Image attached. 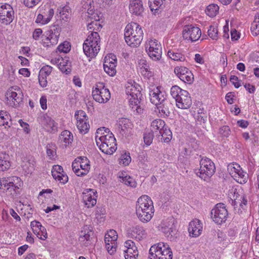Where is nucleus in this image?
I'll list each match as a JSON object with an SVG mask.
<instances>
[{
    "mask_svg": "<svg viewBox=\"0 0 259 259\" xmlns=\"http://www.w3.org/2000/svg\"><path fill=\"white\" fill-rule=\"evenodd\" d=\"M172 225L170 224L169 222H163L162 224V231L168 237L169 235L172 236L173 229L172 228Z\"/></svg>",
    "mask_w": 259,
    "mask_h": 259,
    "instance_id": "nucleus-45",
    "label": "nucleus"
},
{
    "mask_svg": "<svg viewBox=\"0 0 259 259\" xmlns=\"http://www.w3.org/2000/svg\"><path fill=\"white\" fill-rule=\"evenodd\" d=\"M153 137V132L152 131L145 133L143 137L145 144L147 146L150 145L152 143Z\"/></svg>",
    "mask_w": 259,
    "mask_h": 259,
    "instance_id": "nucleus-56",
    "label": "nucleus"
},
{
    "mask_svg": "<svg viewBox=\"0 0 259 259\" xmlns=\"http://www.w3.org/2000/svg\"><path fill=\"white\" fill-rule=\"evenodd\" d=\"M45 129L48 132L55 133L58 130V124L49 116H45L42 121Z\"/></svg>",
    "mask_w": 259,
    "mask_h": 259,
    "instance_id": "nucleus-25",
    "label": "nucleus"
},
{
    "mask_svg": "<svg viewBox=\"0 0 259 259\" xmlns=\"http://www.w3.org/2000/svg\"><path fill=\"white\" fill-rule=\"evenodd\" d=\"M116 65H104V69L105 71L110 76H113L116 73Z\"/></svg>",
    "mask_w": 259,
    "mask_h": 259,
    "instance_id": "nucleus-52",
    "label": "nucleus"
},
{
    "mask_svg": "<svg viewBox=\"0 0 259 259\" xmlns=\"http://www.w3.org/2000/svg\"><path fill=\"white\" fill-rule=\"evenodd\" d=\"M119 181L124 183L126 185L135 188L137 186V183L136 181L130 176H124L123 175L119 176Z\"/></svg>",
    "mask_w": 259,
    "mask_h": 259,
    "instance_id": "nucleus-39",
    "label": "nucleus"
},
{
    "mask_svg": "<svg viewBox=\"0 0 259 259\" xmlns=\"http://www.w3.org/2000/svg\"><path fill=\"white\" fill-rule=\"evenodd\" d=\"M208 35L213 40L218 39V30L216 26L211 25L207 31Z\"/></svg>",
    "mask_w": 259,
    "mask_h": 259,
    "instance_id": "nucleus-48",
    "label": "nucleus"
},
{
    "mask_svg": "<svg viewBox=\"0 0 259 259\" xmlns=\"http://www.w3.org/2000/svg\"><path fill=\"white\" fill-rule=\"evenodd\" d=\"M174 72L177 76L184 82L191 83L193 82V75L187 68L178 66L175 68Z\"/></svg>",
    "mask_w": 259,
    "mask_h": 259,
    "instance_id": "nucleus-14",
    "label": "nucleus"
},
{
    "mask_svg": "<svg viewBox=\"0 0 259 259\" xmlns=\"http://www.w3.org/2000/svg\"><path fill=\"white\" fill-rule=\"evenodd\" d=\"M129 10L133 14L137 16L141 15L144 11L142 0H131Z\"/></svg>",
    "mask_w": 259,
    "mask_h": 259,
    "instance_id": "nucleus-26",
    "label": "nucleus"
},
{
    "mask_svg": "<svg viewBox=\"0 0 259 259\" xmlns=\"http://www.w3.org/2000/svg\"><path fill=\"white\" fill-rule=\"evenodd\" d=\"M176 101V105L179 108L186 109L190 107L192 104L191 97L187 91L182 92Z\"/></svg>",
    "mask_w": 259,
    "mask_h": 259,
    "instance_id": "nucleus-17",
    "label": "nucleus"
},
{
    "mask_svg": "<svg viewBox=\"0 0 259 259\" xmlns=\"http://www.w3.org/2000/svg\"><path fill=\"white\" fill-rule=\"evenodd\" d=\"M228 171L230 175L238 183L245 184L247 181V175L244 172L240 166L236 163H230L228 165Z\"/></svg>",
    "mask_w": 259,
    "mask_h": 259,
    "instance_id": "nucleus-10",
    "label": "nucleus"
},
{
    "mask_svg": "<svg viewBox=\"0 0 259 259\" xmlns=\"http://www.w3.org/2000/svg\"><path fill=\"white\" fill-rule=\"evenodd\" d=\"M70 43L67 41L61 44L57 48V50L59 52L67 53L70 50Z\"/></svg>",
    "mask_w": 259,
    "mask_h": 259,
    "instance_id": "nucleus-53",
    "label": "nucleus"
},
{
    "mask_svg": "<svg viewBox=\"0 0 259 259\" xmlns=\"http://www.w3.org/2000/svg\"><path fill=\"white\" fill-rule=\"evenodd\" d=\"M106 248L109 254H113L116 250L117 242L110 241L105 242Z\"/></svg>",
    "mask_w": 259,
    "mask_h": 259,
    "instance_id": "nucleus-51",
    "label": "nucleus"
},
{
    "mask_svg": "<svg viewBox=\"0 0 259 259\" xmlns=\"http://www.w3.org/2000/svg\"><path fill=\"white\" fill-rule=\"evenodd\" d=\"M11 163L9 161V156L7 154H3L0 156V170L5 171L10 168Z\"/></svg>",
    "mask_w": 259,
    "mask_h": 259,
    "instance_id": "nucleus-37",
    "label": "nucleus"
},
{
    "mask_svg": "<svg viewBox=\"0 0 259 259\" xmlns=\"http://www.w3.org/2000/svg\"><path fill=\"white\" fill-rule=\"evenodd\" d=\"M92 21L89 23L87 25L88 30H89V33L93 31H100L102 28V25L100 24V17L98 14H96L88 17Z\"/></svg>",
    "mask_w": 259,
    "mask_h": 259,
    "instance_id": "nucleus-23",
    "label": "nucleus"
},
{
    "mask_svg": "<svg viewBox=\"0 0 259 259\" xmlns=\"http://www.w3.org/2000/svg\"><path fill=\"white\" fill-rule=\"evenodd\" d=\"M231 133L230 128L228 125H223L220 127L219 134L221 137H229Z\"/></svg>",
    "mask_w": 259,
    "mask_h": 259,
    "instance_id": "nucleus-47",
    "label": "nucleus"
},
{
    "mask_svg": "<svg viewBox=\"0 0 259 259\" xmlns=\"http://www.w3.org/2000/svg\"><path fill=\"white\" fill-rule=\"evenodd\" d=\"M247 202V200L244 197L243 194L239 195L237 196L235 198H234V205L238 206L240 205L241 207L243 208L244 205H246Z\"/></svg>",
    "mask_w": 259,
    "mask_h": 259,
    "instance_id": "nucleus-46",
    "label": "nucleus"
},
{
    "mask_svg": "<svg viewBox=\"0 0 259 259\" xmlns=\"http://www.w3.org/2000/svg\"><path fill=\"white\" fill-rule=\"evenodd\" d=\"M52 71V67L49 65H45L42 67L39 72V74L42 76L47 77Z\"/></svg>",
    "mask_w": 259,
    "mask_h": 259,
    "instance_id": "nucleus-59",
    "label": "nucleus"
},
{
    "mask_svg": "<svg viewBox=\"0 0 259 259\" xmlns=\"http://www.w3.org/2000/svg\"><path fill=\"white\" fill-rule=\"evenodd\" d=\"M35 234L36 235L37 237L42 240H45L48 238V234L46 229L45 227L41 226V228L37 231Z\"/></svg>",
    "mask_w": 259,
    "mask_h": 259,
    "instance_id": "nucleus-58",
    "label": "nucleus"
},
{
    "mask_svg": "<svg viewBox=\"0 0 259 259\" xmlns=\"http://www.w3.org/2000/svg\"><path fill=\"white\" fill-rule=\"evenodd\" d=\"M250 30L253 35L257 36L259 34V13L255 15L254 20L251 24Z\"/></svg>",
    "mask_w": 259,
    "mask_h": 259,
    "instance_id": "nucleus-38",
    "label": "nucleus"
},
{
    "mask_svg": "<svg viewBox=\"0 0 259 259\" xmlns=\"http://www.w3.org/2000/svg\"><path fill=\"white\" fill-rule=\"evenodd\" d=\"M149 96L151 102L156 106L167 99L165 93L161 92L159 87H155L150 90Z\"/></svg>",
    "mask_w": 259,
    "mask_h": 259,
    "instance_id": "nucleus-15",
    "label": "nucleus"
},
{
    "mask_svg": "<svg viewBox=\"0 0 259 259\" xmlns=\"http://www.w3.org/2000/svg\"><path fill=\"white\" fill-rule=\"evenodd\" d=\"M228 215V211L223 203H218L211 210V217L213 221L218 224L225 223Z\"/></svg>",
    "mask_w": 259,
    "mask_h": 259,
    "instance_id": "nucleus-9",
    "label": "nucleus"
},
{
    "mask_svg": "<svg viewBox=\"0 0 259 259\" xmlns=\"http://www.w3.org/2000/svg\"><path fill=\"white\" fill-rule=\"evenodd\" d=\"M158 53H159V54H157V51L154 50V51H148L147 53L149 56L154 61H158L161 58L162 55V48L160 49V51H159V52H157Z\"/></svg>",
    "mask_w": 259,
    "mask_h": 259,
    "instance_id": "nucleus-55",
    "label": "nucleus"
},
{
    "mask_svg": "<svg viewBox=\"0 0 259 259\" xmlns=\"http://www.w3.org/2000/svg\"><path fill=\"white\" fill-rule=\"evenodd\" d=\"M219 10V7L216 4H212L207 7L205 10V13L209 17H213L216 16Z\"/></svg>",
    "mask_w": 259,
    "mask_h": 259,
    "instance_id": "nucleus-40",
    "label": "nucleus"
},
{
    "mask_svg": "<svg viewBox=\"0 0 259 259\" xmlns=\"http://www.w3.org/2000/svg\"><path fill=\"white\" fill-rule=\"evenodd\" d=\"M131 161V158L130 155V153H124L123 154H122L120 158L119 163L120 164H122L123 165L126 166L128 165L129 163Z\"/></svg>",
    "mask_w": 259,
    "mask_h": 259,
    "instance_id": "nucleus-60",
    "label": "nucleus"
},
{
    "mask_svg": "<svg viewBox=\"0 0 259 259\" xmlns=\"http://www.w3.org/2000/svg\"><path fill=\"white\" fill-rule=\"evenodd\" d=\"M71 11L70 7L68 5H66L61 8L60 13L61 15L64 16L65 18L68 19Z\"/></svg>",
    "mask_w": 259,
    "mask_h": 259,
    "instance_id": "nucleus-61",
    "label": "nucleus"
},
{
    "mask_svg": "<svg viewBox=\"0 0 259 259\" xmlns=\"http://www.w3.org/2000/svg\"><path fill=\"white\" fill-rule=\"evenodd\" d=\"M75 117L77 120L76 125L81 133H87L90 128L89 122H87V117L85 113L82 110L75 113Z\"/></svg>",
    "mask_w": 259,
    "mask_h": 259,
    "instance_id": "nucleus-13",
    "label": "nucleus"
},
{
    "mask_svg": "<svg viewBox=\"0 0 259 259\" xmlns=\"http://www.w3.org/2000/svg\"><path fill=\"white\" fill-rule=\"evenodd\" d=\"M96 192L91 189H87L82 193V198L84 204L88 207L94 206L97 203Z\"/></svg>",
    "mask_w": 259,
    "mask_h": 259,
    "instance_id": "nucleus-16",
    "label": "nucleus"
},
{
    "mask_svg": "<svg viewBox=\"0 0 259 259\" xmlns=\"http://www.w3.org/2000/svg\"><path fill=\"white\" fill-rule=\"evenodd\" d=\"M124 35L126 44L131 47L135 48L141 44L143 32L141 27L138 23L133 22L126 26Z\"/></svg>",
    "mask_w": 259,
    "mask_h": 259,
    "instance_id": "nucleus-3",
    "label": "nucleus"
},
{
    "mask_svg": "<svg viewBox=\"0 0 259 259\" xmlns=\"http://www.w3.org/2000/svg\"><path fill=\"white\" fill-rule=\"evenodd\" d=\"M104 65H115L117 64V60L116 56L113 54H109L106 56L104 60Z\"/></svg>",
    "mask_w": 259,
    "mask_h": 259,
    "instance_id": "nucleus-54",
    "label": "nucleus"
},
{
    "mask_svg": "<svg viewBox=\"0 0 259 259\" xmlns=\"http://www.w3.org/2000/svg\"><path fill=\"white\" fill-rule=\"evenodd\" d=\"M101 39L98 32L93 31L89 34L84 43L89 45H93L94 46H100Z\"/></svg>",
    "mask_w": 259,
    "mask_h": 259,
    "instance_id": "nucleus-29",
    "label": "nucleus"
},
{
    "mask_svg": "<svg viewBox=\"0 0 259 259\" xmlns=\"http://www.w3.org/2000/svg\"><path fill=\"white\" fill-rule=\"evenodd\" d=\"M35 22L36 23H40L42 25H45L49 23L46 19V17L42 14H40L37 15Z\"/></svg>",
    "mask_w": 259,
    "mask_h": 259,
    "instance_id": "nucleus-64",
    "label": "nucleus"
},
{
    "mask_svg": "<svg viewBox=\"0 0 259 259\" xmlns=\"http://www.w3.org/2000/svg\"><path fill=\"white\" fill-rule=\"evenodd\" d=\"M59 63L58 67L62 72L67 74L71 72V62L68 58L66 57L64 58L60 57Z\"/></svg>",
    "mask_w": 259,
    "mask_h": 259,
    "instance_id": "nucleus-30",
    "label": "nucleus"
},
{
    "mask_svg": "<svg viewBox=\"0 0 259 259\" xmlns=\"http://www.w3.org/2000/svg\"><path fill=\"white\" fill-rule=\"evenodd\" d=\"M93 3V0H82V11L87 13L86 16L88 17L96 14L95 13Z\"/></svg>",
    "mask_w": 259,
    "mask_h": 259,
    "instance_id": "nucleus-28",
    "label": "nucleus"
},
{
    "mask_svg": "<svg viewBox=\"0 0 259 259\" xmlns=\"http://www.w3.org/2000/svg\"><path fill=\"white\" fill-rule=\"evenodd\" d=\"M61 29L58 25H52L46 33V40L50 41V45H55L58 43Z\"/></svg>",
    "mask_w": 259,
    "mask_h": 259,
    "instance_id": "nucleus-18",
    "label": "nucleus"
},
{
    "mask_svg": "<svg viewBox=\"0 0 259 259\" xmlns=\"http://www.w3.org/2000/svg\"><path fill=\"white\" fill-rule=\"evenodd\" d=\"M7 104L11 107H17L22 102L23 95L20 89L13 87L8 89L6 93Z\"/></svg>",
    "mask_w": 259,
    "mask_h": 259,
    "instance_id": "nucleus-7",
    "label": "nucleus"
},
{
    "mask_svg": "<svg viewBox=\"0 0 259 259\" xmlns=\"http://www.w3.org/2000/svg\"><path fill=\"white\" fill-rule=\"evenodd\" d=\"M128 233L131 237L138 240L144 239L147 236V233L144 227L139 225L132 227L129 230Z\"/></svg>",
    "mask_w": 259,
    "mask_h": 259,
    "instance_id": "nucleus-22",
    "label": "nucleus"
},
{
    "mask_svg": "<svg viewBox=\"0 0 259 259\" xmlns=\"http://www.w3.org/2000/svg\"><path fill=\"white\" fill-rule=\"evenodd\" d=\"M117 126L118 131L122 136H126L132 128L131 122L128 119L126 118H119L117 121Z\"/></svg>",
    "mask_w": 259,
    "mask_h": 259,
    "instance_id": "nucleus-19",
    "label": "nucleus"
},
{
    "mask_svg": "<svg viewBox=\"0 0 259 259\" xmlns=\"http://www.w3.org/2000/svg\"><path fill=\"white\" fill-rule=\"evenodd\" d=\"M167 56L169 58L174 61L183 62L185 60V57L183 54L180 53L175 52L171 50L168 51Z\"/></svg>",
    "mask_w": 259,
    "mask_h": 259,
    "instance_id": "nucleus-41",
    "label": "nucleus"
},
{
    "mask_svg": "<svg viewBox=\"0 0 259 259\" xmlns=\"http://www.w3.org/2000/svg\"><path fill=\"white\" fill-rule=\"evenodd\" d=\"M215 167L214 163L207 157L200 160V168L196 175L205 181H207L214 173Z\"/></svg>",
    "mask_w": 259,
    "mask_h": 259,
    "instance_id": "nucleus-6",
    "label": "nucleus"
},
{
    "mask_svg": "<svg viewBox=\"0 0 259 259\" xmlns=\"http://www.w3.org/2000/svg\"><path fill=\"white\" fill-rule=\"evenodd\" d=\"M56 180L59 181L63 184H66L68 181V177L65 172L59 171L57 172L56 177H53Z\"/></svg>",
    "mask_w": 259,
    "mask_h": 259,
    "instance_id": "nucleus-49",
    "label": "nucleus"
},
{
    "mask_svg": "<svg viewBox=\"0 0 259 259\" xmlns=\"http://www.w3.org/2000/svg\"><path fill=\"white\" fill-rule=\"evenodd\" d=\"M9 180L10 188L12 187L17 193L18 190L23 185V182L20 178L15 176L10 177Z\"/></svg>",
    "mask_w": 259,
    "mask_h": 259,
    "instance_id": "nucleus-35",
    "label": "nucleus"
},
{
    "mask_svg": "<svg viewBox=\"0 0 259 259\" xmlns=\"http://www.w3.org/2000/svg\"><path fill=\"white\" fill-rule=\"evenodd\" d=\"M202 224L198 219H194L189 223L188 231L190 236L192 237L199 236L202 231Z\"/></svg>",
    "mask_w": 259,
    "mask_h": 259,
    "instance_id": "nucleus-20",
    "label": "nucleus"
},
{
    "mask_svg": "<svg viewBox=\"0 0 259 259\" xmlns=\"http://www.w3.org/2000/svg\"><path fill=\"white\" fill-rule=\"evenodd\" d=\"M105 127L98 128L96 132V142L97 145L104 153L112 154L116 150V139L112 133H109L108 128L102 131Z\"/></svg>",
    "mask_w": 259,
    "mask_h": 259,
    "instance_id": "nucleus-1",
    "label": "nucleus"
},
{
    "mask_svg": "<svg viewBox=\"0 0 259 259\" xmlns=\"http://www.w3.org/2000/svg\"><path fill=\"white\" fill-rule=\"evenodd\" d=\"M150 259H172V253L169 245L159 242L152 245L149 250Z\"/></svg>",
    "mask_w": 259,
    "mask_h": 259,
    "instance_id": "nucleus-5",
    "label": "nucleus"
},
{
    "mask_svg": "<svg viewBox=\"0 0 259 259\" xmlns=\"http://www.w3.org/2000/svg\"><path fill=\"white\" fill-rule=\"evenodd\" d=\"M117 238L118 235L116 232L114 230H110L105 234L104 241L105 242L110 241L116 242Z\"/></svg>",
    "mask_w": 259,
    "mask_h": 259,
    "instance_id": "nucleus-44",
    "label": "nucleus"
},
{
    "mask_svg": "<svg viewBox=\"0 0 259 259\" xmlns=\"http://www.w3.org/2000/svg\"><path fill=\"white\" fill-rule=\"evenodd\" d=\"M92 96L94 99L99 103H107L111 98L109 90L102 83H99L95 89L93 88Z\"/></svg>",
    "mask_w": 259,
    "mask_h": 259,
    "instance_id": "nucleus-8",
    "label": "nucleus"
},
{
    "mask_svg": "<svg viewBox=\"0 0 259 259\" xmlns=\"http://www.w3.org/2000/svg\"><path fill=\"white\" fill-rule=\"evenodd\" d=\"M141 87L136 82L134 83L128 82L126 85L125 92L130 97L128 99L131 107L133 110L139 111V104L142 99V95L141 93Z\"/></svg>",
    "mask_w": 259,
    "mask_h": 259,
    "instance_id": "nucleus-4",
    "label": "nucleus"
},
{
    "mask_svg": "<svg viewBox=\"0 0 259 259\" xmlns=\"http://www.w3.org/2000/svg\"><path fill=\"white\" fill-rule=\"evenodd\" d=\"M184 39L191 42H194L198 40L201 35V31L200 29L193 25H185L182 32Z\"/></svg>",
    "mask_w": 259,
    "mask_h": 259,
    "instance_id": "nucleus-11",
    "label": "nucleus"
},
{
    "mask_svg": "<svg viewBox=\"0 0 259 259\" xmlns=\"http://www.w3.org/2000/svg\"><path fill=\"white\" fill-rule=\"evenodd\" d=\"M157 108L158 109L161 116H168L173 110L174 105L170 101L167 99L158 105Z\"/></svg>",
    "mask_w": 259,
    "mask_h": 259,
    "instance_id": "nucleus-21",
    "label": "nucleus"
},
{
    "mask_svg": "<svg viewBox=\"0 0 259 259\" xmlns=\"http://www.w3.org/2000/svg\"><path fill=\"white\" fill-rule=\"evenodd\" d=\"M136 211L141 222H149L154 212L153 203L150 197L145 195L141 196L137 201Z\"/></svg>",
    "mask_w": 259,
    "mask_h": 259,
    "instance_id": "nucleus-2",
    "label": "nucleus"
},
{
    "mask_svg": "<svg viewBox=\"0 0 259 259\" xmlns=\"http://www.w3.org/2000/svg\"><path fill=\"white\" fill-rule=\"evenodd\" d=\"M30 226L33 232L35 234L37 232V231L39 230V228H41L42 225L40 222L36 221H33L31 222Z\"/></svg>",
    "mask_w": 259,
    "mask_h": 259,
    "instance_id": "nucleus-63",
    "label": "nucleus"
},
{
    "mask_svg": "<svg viewBox=\"0 0 259 259\" xmlns=\"http://www.w3.org/2000/svg\"><path fill=\"white\" fill-rule=\"evenodd\" d=\"M0 120H2L1 124L3 125H7L10 127L12 124L10 116L6 112L3 111L0 112Z\"/></svg>",
    "mask_w": 259,
    "mask_h": 259,
    "instance_id": "nucleus-43",
    "label": "nucleus"
},
{
    "mask_svg": "<svg viewBox=\"0 0 259 259\" xmlns=\"http://www.w3.org/2000/svg\"><path fill=\"white\" fill-rule=\"evenodd\" d=\"M185 90L181 89L177 85L172 86L170 89V94L174 99L176 100L177 98L180 96V94L182 93V92H184Z\"/></svg>",
    "mask_w": 259,
    "mask_h": 259,
    "instance_id": "nucleus-50",
    "label": "nucleus"
},
{
    "mask_svg": "<svg viewBox=\"0 0 259 259\" xmlns=\"http://www.w3.org/2000/svg\"><path fill=\"white\" fill-rule=\"evenodd\" d=\"M14 18V12L12 7L5 4L0 6V20L5 25L10 24Z\"/></svg>",
    "mask_w": 259,
    "mask_h": 259,
    "instance_id": "nucleus-12",
    "label": "nucleus"
},
{
    "mask_svg": "<svg viewBox=\"0 0 259 259\" xmlns=\"http://www.w3.org/2000/svg\"><path fill=\"white\" fill-rule=\"evenodd\" d=\"M159 135L158 136H161L163 138V141L164 142H168L172 138L171 131L165 126L164 127L163 130L159 132Z\"/></svg>",
    "mask_w": 259,
    "mask_h": 259,
    "instance_id": "nucleus-42",
    "label": "nucleus"
},
{
    "mask_svg": "<svg viewBox=\"0 0 259 259\" xmlns=\"http://www.w3.org/2000/svg\"><path fill=\"white\" fill-rule=\"evenodd\" d=\"M76 159L79 160L78 162L81 172L83 174V176L87 175L90 169L89 160L87 157H78Z\"/></svg>",
    "mask_w": 259,
    "mask_h": 259,
    "instance_id": "nucleus-32",
    "label": "nucleus"
},
{
    "mask_svg": "<svg viewBox=\"0 0 259 259\" xmlns=\"http://www.w3.org/2000/svg\"><path fill=\"white\" fill-rule=\"evenodd\" d=\"M73 139L72 134L69 131H63L59 136V140L61 143H64L65 146L71 144Z\"/></svg>",
    "mask_w": 259,
    "mask_h": 259,
    "instance_id": "nucleus-31",
    "label": "nucleus"
},
{
    "mask_svg": "<svg viewBox=\"0 0 259 259\" xmlns=\"http://www.w3.org/2000/svg\"><path fill=\"white\" fill-rule=\"evenodd\" d=\"M79 160H77L76 158L72 162V167L73 171L77 176H82L83 174L81 172V170L79 166L78 161Z\"/></svg>",
    "mask_w": 259,
    "mask_h": 259,
    "instance_id": "nucleus-57",
    "label": "nucleus"
},
{
    "mask_svg": "<svg viewBox=\"0 0 259 259\" xmlns=\"http://www.w3.org/2000/svg\"><path fill=\"white\" fill-rule=\"evenodd\" d=\"M54 147L53 145H48L46 147L47 154L50 159L53 158L56 155V151L54 150Z\"/></svg>",
    "mask_w": 259,
    "mask_h": 259,
    "instance_id": "nucleus-62",
    "label": "nucleus"
},
{
    "mask_svg": "<svg viewBox=\"0 0 259 259\" xmlns=\"http://www.w3.org/2000/svg\"><path fill=\"white\" fill-rule=\"evenodd\" d=\"M83 50L85 55L93 58L97 56L100 50V46H94L93 45L86 44L83 43Z\"/></svg>",
    "mask_w": 259,
    "mask_h": 259,
    "instance_id": "nucleus-27",
    "label": "nucleus"
},
{
    "mask_svg": "<svg viewBox=\"0 0 259 259\" xmlns=\"http://www.w3.org/2000/svg\"><path fill=\"white\" fill-rule=\"evenodd\" d=\"M165 0H149L150 8L152 12H157L159 10L164 7Z\"/></svg>",
    "mask_w": 259,
    "mask_h": 259,
    "instance_id": "nucleus-36",
    "label": "nucleus"
},
{
    "mask_svg": "<svg viewBox=\"0 0 259 259\" xmlns=\"http://www.w3.org/2000/svg\"><path fill=\"white\" fill-rule=\"evenodd\" d=\"M92 230L88 225L84 226L79 232V241L84 246H88L90 244L91 234Z\"/></svg>",
    "mask_w": 259,
    "mask_h": 259,
    "instance_id": "nucleus-24",
    "label": "nucleus"
},
{
    "mask_svg": "<svg viewBox=\"0 0 259 259\" xmlns=\"http://www.w3.org/2000/svg\"><path fill=\"white\" fill-rule=\"evenodd\" d=\"M165 126V122L161 119L154 120L151 124V131L152 132H160L164 129Z\"/></svg>",
    "mask_w": 259,
    "mask_h": 259,
    "instance_id": "nucleus-34",
    "label": "nucleus"
},
{
    "mask_svg": "<svg viewBox=\"0 0 259 259\" xmlns=\"http://www.w3.org/2000/svg\"><path fill=\"white\" fill-rule=\"evenodd\" d=\"M161 48V45L156 39H150L148 40L145 44V49L146 52L148 53V51L156 50L157 52L160 51V49ZM158 54V53H157ZM159 53H158V54Z\"/></svg>",
    "mask_w": 259,
    "mask_h": 259,
    "instance_id": "nucleus-33",
    "label": "nucleus"
}]
</instances>
